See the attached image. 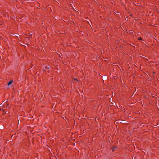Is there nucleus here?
I'll return each mask as SVG.
<instances>
[{"label": "nucleus", "instance_id": "1", "mask_svg": "<svg viewBox=\"0 0 159 159\" xmlns=\"http://www.w3.org/2000/svg\"><path fill=\"white\" fill-rule=\"evenodd\" d=\"M13 82V81H10L8 84V85H9L11 84Z\"/></svg>", "mask_w": 159, "mask_h": 159}, {"label": "nucleus", "instance_id": "2", "mask_svg": "<svg viewBox=\"0 0 159 159\" xmlns=\"http://www.w3.org/2000/svg\"><path fill=\"white\" fill-rule=\"evenodd\" d=\"M116 146H114L111 149H112V151H114L115 149H116Z\"/></svg>", "mask_w": 159, "mask_h": 159}, {"label": "nucleus", "instance_id": "3", "mask_svg": "<svg viewBox=\"0 0 159 159\" xmlns=\"http://www.w3.org/2000/svg\"><path fill=\"white\" fill-rule=\"evenodd\" d=\"M138 39L139 40H142V38H139Z\"/></svg>", "mask_w": 159, "mask_h": 159}, {"label": "nucleus", "instance_id": "4", "mask_svg": "<svg viewBox=\"0 0 159 159\" xmlns=\"http://www.w3.org/2000/svg\"><path fill=\"white\" fill-rule=\"evenodd\" d=\"M5 108L4 107L3 108H2V110H3V111H4L5 110Z\"/></svg>", "mask_w": 159, "mask_h": 159}, {"label": "nucleus", "instance_id": "5", "mask_svg": "<svg viewBox=\"0 0 159 159\" xmlns=\"http://www.w3.org/2000/svg\"><path fill=\"white\" fill-rule=\"evenodd\" d=\"M75 80H77L76 79H75Z\"/></svg>", "mask_w": 159, "mask_h": 159}]
</instances>
